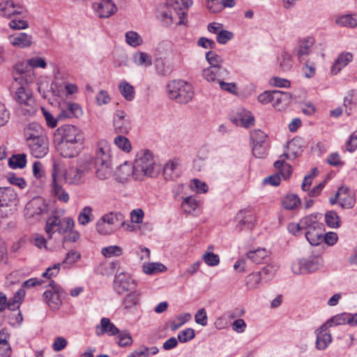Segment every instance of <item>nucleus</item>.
Returning <instances> with one entry per match:
<instances>
[{
    "label": "nucleus",
    "instance_id": "a878e982",
    "mask_svg": "<svg viewBox=\"0 0 357 357\" xmlns=\"http://www.w3.org/2000/svg\"><path fill=\"white\" fill-rule=\"evenodd\" d=\"M303 142L301 138L295 137L291 141L288 142L287 148L289 153H284L280 156V158H284L285 159H294L300 155L303 151Z\"/></svg>",
    "mask_w": 357,
    "mask_h": 357
},
{
    "label": "nucleus",
    "instance_id": "b1692460",
    "mask_svg": "<svg viewBox=\"0 0 357 357\" xmlns=\"http://www.w3.org/2000/svg\"><path fill=\"white\" fill-rule=\"evenodd\" d=\"M10 43L15 48L24 49L32 45V36L26 33H17L8 37Z\"/></svg>",
    "mask_w": 357,
    "mask_h": 357
},
{
    "label": "nucleus",
    "instance_id": "a19ab883",
    "mask_svg": "<svg viewBox=\"0 0 357 357\" xmlns=\"http://www.w3.org/2000/svg\"><path fill=\"white\" fill-rule=\"evenodd\" d=\"M268 256V252L265 249H257L256 250L250 251L247 254V257L255 264H261Z\"/></svg>",
    "mask_w": 357,
    "mask_h": 357
},
{
    "label": "nucleus",
    "instance_id": "2f4dec72",
    "mask_svg": "<svg viewBox=\"0 0 357 357\" xmlns=\"http://www.w3.org/2000/svg\"><path fill=\"white\" fill-rule=\"evenodd\" d=\"M291 96L287 92L273 91L272 105L275 108L281 109L288 105L291 102Z\"/></svg>",
    "mask_w": 357,
    "mask_h": 357
},
{
    "label": "nucleus",
    "instance_id": "f8f14e48",
    "mask_svg": "<svg viewBox=\"0 0 357 357\" xmlns=\"http://www.w3.org/2000/svg\"><path fill=\"white\" fill-rule=\"evenodd\" d=\"M113 126L116 133L126 135L131 130L130 116L123 110H118L114 114Z\"/></svg>",
    "mask_w": 357,
    "mask_h": 357
},
{
    "label": "nucleus",
    "instance_id": "20e7f679",
    "mask_svg": "<svg viewBox=\"0 0 357 357\" xmlns=\"http://www.w3.org/2000/svg\"><path fill=\"white\" fill-rule=\"evenodd\" d=\"M17 202V194L13 188L0 187V217L12 214Z\"/></svg>",
    "mask_w": 357,
    "mask_h": 357
},
{
    "label": "nucleus",
    "instance_id": "6ab92c4d",
    "mask_svg": "<svg viewBox=\"0 0 357 357\" xmlns=\"http://www.w3.org/2000/svg\"><path fill=\"white\" fill-rule=\"evenodd\" d=\"M165 6L172 10V15L175 16L174 23L176 25L185 24L187 12L181 7L178 0H166Z\"/></svg>",
    "mask_w": 357,
    "mask_h": 357
},
{
    "label": "nucleus",
    "instance_id": "0e129e2a",
    "mask_svg": "<svg viewBox=\"0 0 357 357\" xmlns=\"http://www.w3.org/2000/svg\"><path fill=\"white\" fill-rule=\"evenodd\" d=\"M92 208L90 206H85L78 215V222L82 225H86L91 221Z\"/></svg>",
    "mask_w": 357,
    "mask_h": 357
},
{
    "label": "nucleus",
    "instance_id": "49530a36",
    "mask_svg": "<svg viewBox=\"0 0 357 357\" xmlns=\"http://www.w3.org/2000/svg\"><path fill=\"white\" fill-rule=\"evenodd\" d=\"M158 17L160 19L163 24L167 26H171L175 22V16L172 15V10L167 8L165 6L163 10L159 11Z\"/></svg>",
    "mask_w": 357,
    "mask_h": 357
},
{
    "label": "nucleus",
    "instance_id": "4d7b16f0",
    "mask_svg": "<svg viewBox=\"0 0 357 357\" xmlns=\"http://www.w3.org/2000/svg\"><path fill=\"white\" fill-rule=\"evenodd\" d=\"M262 282L264 281L259 272L251 273L246 278V284L249 289L257 288Z\"/></svg>",
    "mask_w": 357,
    "mask_h": 357
},
{
    "label": "nucleus",
    "instance_id": "603ef678",
    "mask_svg": "<svg viewBox=\"0 0 357 357\" xmlns=\"http://www.w3.org/2000/svg\"><path fill=\"white\" fill-rule=\"evenodd\" d=\"M139 294L137 291H133L128 294L123 302V305L125 309L130 310L135 307L139 302Z\"/></svg>",
    "mask_w": 357,
    "mask_h": 357
},
{
    "label": "nucleus",
    "instance_id": "a211bd4d",
    "mask_svg": "<svg viewBox=\"0 0 357 357\" xmlns=\"http://www.w3.org/2000/svg\"><path fill=\"white\" fill-rule=\"evenodd\" d=\"M112 161L111 146L108 141L100 139L97 143L95 162Z\"/></svg>",
    "mask_w": 357,
    "mask_h": 357
},
{
    "label": "nucleus",
    "instance_id": "5701e85b",
    "mask_svg": "<svg viewBox=\"0 0 357 357\" xmlns=\"http://www.w3.org/2000/svg\"><path fill=\"white\" fill-rule=\"evenodd\" d=\"M24 136L26 143L36 140V139L47 137L43 128L38 123L33 122L29 123L24 128Z\"/></svg>",
    "mask_w": 357,
    "mask_h": 357
},
{
    "label": "nucleus",
    "instance_id": "3c124183",
    "mask_svg": "<svg viewBox=\"0 0 357 357\" xmlns=\"http://www.w3.org/2000/svg\"><path fill=\"white\" fill-rule=\"evenodd\" d=\"M326 225L332 228H337L340 226V218L335 211H328L325 215Z\"/></svg>",
    "mask_w": 357,
    "mask_h": 357
},
{
    "label": "nucleus",
    "instance_id": "7c9ffc66",
    "mask_svg": "<svg viewBox=\"0 0 357 357\" xmlns=\"http://www.w3.org/2000/svg\"><path fill=\"white\" fill-rule=\"evenodd\" d=\"M336 197L338 198L339 204L342 208H350L353 207L355 204V199L351 194L348 187L341 186L339 188L336 193Z\"/></svg>",
    "mask_w": 357,
    "mask_h": 357
},
{
    "label": "nucleus",
    "instance_id": "4be33fe9",
    "mask_svg": "<svg viewBox=\"0 0 357 357\" xmlns=\"http://www.w3.org/2000/svg\"><path fill=\"white\" fill-rule=\"evenodd\" d=\"M229 75L226 68H217L215 66H210L203 70L202 75L208 82H219L225 79Z\"/></svg>",
    "mask_w": 357,
    "mask_h": 357
},
{
    "label": "nucleus",
    "instance_id": "58836bf2",
    "mask_svg": "<svg viewBox=\"0 0 357 357\" xmlns=\"http://www.w3.org/2000/svg\"><path fill=\"white\" fill-rule=\"evenodd\" d=\"M335 22L342 26L354 28L357 26V15L348 14L339 16L336 18Z\"/></svg>",
    "mask_w": 357,
    "mask_h": 357
},
{
    "label": "nucleus",
    "instance_id": "72a5a7b5",
    "mask_svg": "<svg viewBox=\"0 0 357 357\" xmlns=\"http://www.w3.org/2000/svg\"><path fill=\"white\" fill-rule=\"evenodd\" d=\"M102 218L106 224L114 228V230L119 227L126 226L124 215L121 213L112 212L104 215Z\"/></svg>",
    "mask_w": 357,
    "mask_h": 357
},
{
    "label": "nucleus",
    "instance_id": "e2e57ef3",
    "mask_svg": "<svg viewBox=\"0 0 357 357\" xmlns=\"http://www.w3.org/2000/svg\"><path fill=\"white\" fill-rule=\"evenodd\" d=\"M300 225L303 229H310V227H315L316 225L321 224L317 221V215H310L303 218L300 221Z\"/></svg>",
    "mask_w": 357,
    "mask_h": 357
},
{
    "label": "nucleus",
    "instance_id": "f257e3e1",
    "mask_svg": "<svg viewBox=\"0 0 357 357\" xmlns=\"http://www.w3.org/2000/svg\"><path fill=\"white\" fill-rule=\"evenodd\" d=\"M33 74L24 77L13 73V81L9 89L10 94L24 115H32L37 111L35 98L27 85L33 83Z\"/></svg>",
    "mask_w": 357,
    "mask_h": 357
},
{
    "label": "nucleus",
    "instance_id": "f704fd0d",
    "mask_svg": "<svg viewBox=\"0 0 357 357\" xmlns=\"http://www.w3.org/2000/svg\"><path fill=\"white\" fill-rule=\"evenodd\" d=\"M180 168L176 161L169 160L163 168V174L167 180H174L179 176Z\"/></svg>",
    "mask_w": 357,
    "mask_h": 357
},
{
    "label": "nucleus",
    "instance_id": "473e14b6",
    "mask_svg": "<svg viewBox=\"0 0 357 357\" xmlns=\"http://www.w3.org/2000/svg\"><path fill=\"white\" fill-rule=\"evenodd\" d=\"M353 59V54L350 52H342L334 61L331 67V73L337 75L343 68L347 66Z\"/></svg>",
    "mask_w": 357,
    "mask_h": 357
},
{
    "label": "nucleus",
    "instance_id": "f03ea898",
    "mask_svg": "<svg viewBox=\"0 0 357 357\" xmlns=\"http://www.w3.org/2000/svg\"><path fill=\"white\" fill-rule=\"evenodd\" d=\"M133 165V178L135 180L142 181L146 177H156L160 171V168L156 164L152 153L149 150L138 152Z\"/></svg>",
    "mask_w": 357,
    "mask_h": 357
},
{
    "label": "nucleus",
    "instance_id": "393cba45",
    "mask_svg": "<svg viewBox=\"0 0 357 357\" xmlns=\"http://www.w3.org/2000/svg\"><path fill=\"white\" fill-rule=\"evenodd\" d=\"M324 226L323 224L316 225L305 232V237L312 245H318L324 242Z\"/></svg>",
    "mask_w": 357,
    "mask_h": 357
},
{
    "label": "nucleus",
    "instance_id": "cd10ccee",
    "mask_svg": "<svg viewBox=\"0 0 357 357\" xmlns=\"http://www.w3.org/2000/svg\"><path fill=\"white\" fill-rule=\"evenodd\" d=\"M236 219L238 222L236 225V229L239 231H241L245 228L252 229L254 222H255V216L245 210L240 211L236 215Z\"/></svg>",
    "mask_w": 357,
    "mask_h": 357
},
{
    "label": "nucleus",
    "instance_id": "ddd939ff",
    "mask_svg": "<svg viewBox=\"0 0 357 357\" xmlns=\"http://www.w3.org/2000/svg\"><path fill=\"white\" fill-rule=\"evenodd\" d=\"M48 205L41 197H36L29 202L25 206L26 215L31 218L47 213Z\"/></svg>",
    "mask_w": 357,
    "mask_h": 357
},
{
    "label": "nucleus",
    "instance_id": "c03bdc74",
    "mask_svg": "<svg viewBox=\"0 0 357 357\" xmlns=\"http://www.w3.org/2000/svg\"><path fill=\"white\" fill-rule=\"evenodd\" d=\"M26 159L24 153L12 155L8 160L9 166L13 169H22L26 166Z\"/></svg>",
    "mask_w": 357,
    "mask_h": 357
},
{
    "label": "nucleus",
    "instance_id": "6e6d98bb",
    "mask_svg": "<svg viewBox=\"0 0 357 357\" xmlns=\"http://www.w3.org/2000/svg\"><path fill=\"white\" fill-rule=\"evenodd\" d=\"M126 43L134 47L141 45L143 43V40L141 36L135 31H128L126 33Z\"/></svg>",
    "mask_w": 357,
    "mask_h": 357
},
{
    "label": "nucleus",
    "instance_id": "f3484780",
    "mask_svg": "<svg viewBox=\"0 0 357 357\" xmlns=\"http://www.w3.org/2000/svg\"><path fill=\"white\" fill-rule=\"evenodd\" d=\"M231 121L238 126L248 128L255 124V117L251 112L241 109L231 117Z\"/></svg>",
    "mask_w": 357,
    "mask_h": 357
},
{
    "label": "nucleus",
    "instance_id": "412c9836",
    "mask_svg": "<svg viewBox=\"0 0 357 357\" xmlns=\"http://www.w3.org/2000/svg\"><path fill=\"white\" fill-rule=\"evenodd\" d=\"M119 333V329L107 317L102 318L100 324L96 326V334L98 336L105 334L109 336H114Z\"/></svg>",
    "mask_w": 357,
    "mask_h": 357
},
{
    "label": "nucleus",
    "instance_id": "c85d7f7f",
    "mask_svg": "<svg viewBox=\"0 0 357 357\" xmlns=\"http://www.w3.org/2000/svg\"><path fill=\"white\" fill-rule=\"evenodd\" d=\"M23 13V8L14 3L12 1H6L0 3V15L12 18L15 15H20Z\"/></svg>",
    "mask_w": 357,
    "mask_h": 357
},
{
    "label": "nucleus",
    "instance_id": "052dcab7",
    "mask_svg": "<svg viewBox=\"0 0 357 357\" xmlns=\"http://www.w3.org/2000/svg\"><path fill=\"white\" fill-rule=\"evenodd\" d=\"M135 62L138 66H150L152 64L151 56L145 52H137L134 56Z\"/></svg>",
    "mask_w": 357,
    "mask_h": 357
},
{
    "label": "nucleus",
    "instance_id": "9d476101",
    "mask_svg": "<svg viewBox=\"0 0 357 357\" xmlns=\"http://www.w3.org/2000/svg\"><path fill=\"white\" fill-rule=\"evenodd\" d=\"M319 266V259L312 257L308 259H301L294 261L292 264L291 269L295 274H305L318 270Z\"/></svg>",
    "mask_w": 357,
    "mask_h": 357
},
{
    "label": "nucleus",
    "instance_id": "39448f33",
    "mask_svg": "<svg viewBox=\"0 0 357 357\" xmlns=\"http://www.w3.org/2000/svg\"><path fill=\"white\" fill-rule=\"evenodd\" d=\"M250 137L253 155L257 158L266 157L268 149V135L257 129L250 132Z\"/></svg>",
    "mask_w": 357,
    "mask_h": 357
},
{
    "label": "nucleus",
    "instance_id": "774afa93",
    "mask_svg": "<svg viewBox=\"0 0 357 357\" xmlns=\"http://www.w3.org/2000/svg\"><path fill=\"white\" fill-rule=\"evenodd\" d=\"M80 258L81 255L79 252L71 250L66 254L65 259L62 261V264L63 266H70L77 262Z\"/></svg>",
    "mask_w": 357,
    "mask_h": 357
},
{
    "label": "nucleus",
    "instance_id": "7ed1b4c3",
    "mask_svg": "<svg viewBox=\"0 0 357 357\" xmlns=\"http://www.w3.org/2000/svg\"><path fill=\"white\" fill-rule=\"evenodd\" d=\"M167 91L169 98L179 103H188L194 96L192 85L182 79L169 82L167 85Z\"/></svg>",
    "mask_w": 357,
    "mask_h": 357
},
{
    "label": "nucleus",
    "instance_id": "9b49d317",
    "mask_svg": "<svg viewBox=\"0 0 357 357\" xmlns=\"http://www.w3.org/2000/svg\"><path fill=\"white\" fill-rule=\"evenodd\" d=\"M135 283L130 276L125 273H116L114 280V289L118 294H123L135 288Z\"/></svg>",
    "mask_w": 357,
    "mask_h": 357
},
{
    "label": "nucleus",
    "instance_id": "79ce46f5",
    "mask_svg": "<svg viewBox=\"0 0 357 357\" xmlns=\"http://www.w3.org/2000/svg\"><path fill=\"white\" fill-rule=\"evenodd\" d=\"M74 225L75 222L71 218H59L56 231L61 234H66L71 229H73Z\"/></svg>",
    "mask_w": 357,
    "mask_h": 357
},
{
    "label": "nucleus",
    "instance_id": "864d4df0",
    "mask_svg": "<svg viewBox=\"0 0 357 357\" xmlns=\"http://www.w3.org/2000/svg\"><path fill=\"white\" fill-rule=\"evenodd\" d=\"M206 59L209 63L210 66H215L217 68H224L222 66V64L223 63L222 58L220 55H218L215 52H208L206 54Z\"/></svg>",
    "mask_w": 357,
    "mask_h": 357
},
{
    "label": "nucleus",
    "instance_id": "a18cd8bd",
    "mask_svg": "<svg viewBox=\"0 0 357 357\" xmlns=\"http://www.w3.org/2000/svg\"><path fill=\"white\" fill-rule=\"evenodd\" d=\"M280 68L283 72L289 71L293 66L292 57L290 54L287 52H282L278 58Z\"/></svg>",
    "mask_w": 357,
    "mask_h": 357
},
{
    "label": "nucleus",
    "instance_id": "680f3d73",
    "mask_svg": "<svg viewBox=\"0 0 357 357\" xmlns=\"http://www.w3.org/2000/svg\"><path fill=\"white\" fill-rule=\"evenodd\" d=\"M115 145L125 152H130L131 150V144L129 139L123 135H119L114 139Z\"/></svg>",
    "mask_w": 357,
    "mask_h": 357
},
{
    "label": "nucleus",
    "instance_id": "1a4fd4ad",
    "mask_svg": "<svg viewBox=\"0 0 357 357\" xmlns=\"http://www.w3.org/2000/svg\"><path fill=\"white\" fill-rule=\"evenodd\" d=\"M54 142L57 152L61 156L66 158H73L77 156L83 145V144H77L75 142L62 140H54Z\"/></svg>",
    "mask_w": 357,
    "mask_h": 357
},
{
    "label": "nucleus",
    "instance_id": "4c0bfd02",
    "mask_svg": "<svg viewBox=\"0 0 357 357\" xmlns=\"http://www.w3.org/2000/svg\"><path fill=\"white\" fill-rule=\"evenodd\" d=\"M119 90L123 97L128 101H132L135 98V88L128 82L123 80L119 85Z\"/></svg>",
    "mask_w": 357,
    "mask_h": 357
},
{
    "label": "nucleus",
    "instance_id": "ea45409f",
    "mask_svg": "<svg viewBox=\"0 0 357 357\" xmlns=\"http://www.w3.org/2000/svg\"><path fill=\"white\" fill-rule=\"evenodd\" d=\"M143 271L146 275H155L158 273L165 272L167 267L159 262H151L144 264L142 266Z\"/></svg>",
    "mask_w": 357,
    "mask_h": 357
},
{
    "label": "nucleus",
    "instance_id": "e433bc0d",
    "mask_svg": "<svg viewBox=\"0 0 357 357\" xmlns=\"http://www.w3.org/2000/svg\"><path fill=\"white\" fill-rule=\"evenodd\" d=\"M134 165L130 166L127 162L121 165L116 171L115 176L116 179L123 183L127 181L130 177L133 178Z\"/></svg>",
    "mask_w": 357,
    "mask_h": 357
},
{
    "label": "nucleus",
    "instance_id": "dca6fc26",
    "mask_svg": "<svg viewBox=\"0 0 357 357\" xmlns=\"http://www.w3.org/2000/svg\"><path fill=\"white\" fill-rule=\"evenodd\" d=\"M346 324L351 326H356L357 313L352 314L350 313L344 312L336 314L328 320L326 323H325V324H327L328 328L334 326L344 325Z\"/></svg>",
    "mask_w": 357,
    "mask_h": 357
},
{
    "label": "nucleus",
    "instance_id": "8fccbe9b",
    "mask_svg": "<svg viewBox=\"0 0 357 357\" xmlns=\"http://www.w3.org/2000/svg\"><path fill=\"white\" fill-rule=\"evenodd\" d=\"M300 204V199L296 195H288L282 199V206L288 210L296 208Z\"/></svg>",
    "mask_w": 357,
    "mask_h": 357
},
{
    "label": "nucleus",
    "instance_id": "5fc2aeb1",
    "mask_svg": "<svg viewBox=\"0 0 357 357\" xmlns=\"http://www.w3.org/2000/svg\"><path fill=\"white\" fill-rule=\"evenodd\" d=\"M199 206V202L193 197H185L182 203L183 210L186 213L195 211Z\"/></svg>",
    "mask_w": 357,
    "mask_h": 357
},
{
    "label": "nucleus",
    "instance_id": "6e6552de",
    "mask_svg": "<svg viewBox=\"0 0 357 357\" xmlns=\"http://www.w3.org/2000/svg\"><path fill=\"white\" fill-rule=\"evenodd\" d=\"M47 66L45 61L41 57H33L26 61L17 62L14 66L13 73L23 77L31 73L33 74V81L36 79V75L33 68H45Z\"/></svg>",
    "mask_w": 357,
    "mask_h": 357
},
{
    "label": "nucleus",
    "instance_id": "bb28decb",
    "mask_svg": "<svg viewBox=\"0 0 357 357\" xmlns=\"http://www.w3.org/2000/svg\"><path fill=\"white\" fill-rule=\"evenodd\" d=\"M327 324H323L317 330L316 347L319 350H324L332 342V336L329 331Z\"/></svg>",
    "mask_w": 357,
    "mask_h": 357
},
{
    "label": "nucleus",
    "instance_id": "c9c22d12",
    "mask_svg": "<svg viewBox=\"0 0 357 357\" xmlns=\"http://www.w3.org/2000/svg\"><path fill=\"white\" fill-rule=\"evenodd\" d=\"M96 167V176L100 180L109 178L113 172L112 161L107 162H95Z\"/></svg>",
    "mask_w": 357,
    "mask_h": 357
},
{
    "label": "nucleus",
    "instance_id": "4468645a",
    "mask_svg": "<svg viewBox=\"0 0 357 357\" xmlns=\"http://www.w3.org/2000/svg\"><path fill=\"white\" fill-rule=\"evenodd\" d=\"M49 285L52 287V290H47L44 292L45 300L51 310H58L62 304L59 288L53 280L50 282Z\"/></svg>",
    "mask_w": 357,
    "mask_h": 357
},
{
    "label": "nucleus",
    "instance_id": "37998d69",
    "mask_svg": "<svg viewBox=\"0 0 357 357\" xmlns=\"http://www.w3.org/2000/svg\"><path fill=\"white\" fill-rule=\"evenodd\" d=\"M51 188L52 195H54L59 201L67 202L69 200V195L68 192H66L63 187L57 183V182H52Z\"/></svg>",
    "mask_w": 357,
    "mask_h": 357
},
{
    "label": "nucleus",
    "instance_id": "bf43d9fd",
    "mask_svg": "<svg viewBox=\"0 0 357 357\" xmlns=\"http://www.w3.org/2000/svg\"><path fill=\"white\" fill-rule=\"evenodd\" d=\"M278 268V267L277 266L273 264H269L264 267L260 271H259L263 281L267 282L271 280L275 274Z\"/></svg>",
    "mask_w": 357,
    "mask_h": 357
},
{
    "label": "nucleus",
    "instance_id": "423d86ee",
    "mask_svg": "<svg viewBox=\"0 0 357 357\" xmlns=\"http://www.w3.org/2000/svg\"><path fill=\"white\" fill-rule=\"evenodd\" d=\"M54 140L84 144V135L78 127L70 124H66L56 129L54 134Z\"/></svg>",
    "mask_w": 357,
    "mask_h": 357
},
{
    "label": "nucleus",
    "instance_id": "c756f323",
    "mask_svg": "<svg viewBox=\"0 0 357 357\" xmlns=\"http://www.w3.org/2000/svg\"><path fill=\"white\" fill-rule=\"evenodd\" d=\"M314 43V40L311 37H307L298 41L297 47L295 50V54L300 61H302L310 54Z\"/></svg>",
    "mask_w": 357,
    "mask_h": 357
},
{
    "label": "nucleus",
    "instance_id": "13d9d810",
    "mask_svg": "<svg viewBox=\"0 0 357 357\" xmlns=\"http://www.w3.org/2000/svg\"><path fill=\"white\" fill-rule=\"evenodd\" d=\"M8 26L13 30H21L28 28L29 23L27 21L22 20L19 15H15L12 17Z\"/></svg>",
    "mask_w": 357,
    "mask_h": 357
},
{
    "label": "nucleus",
    "instance_id": "69168bd1",
    "mask_svg": "<svg viewBox=\"0 0 357 357\" xmlns=\"http://www.w3.org/2000/svg\"><path fill=\"white\" fill-rule=\"evenodd\" d=\"M191 318L190 313H185L177 316V321H173L170 324V328L172 331H175L178 329L185 323L188 322Z\"/></svg>",
    "mask_w": 357,
    "mask_h": 357
},
{
    "label": "nucleus",
    "instance_id": "de8ad7c7",
    "mask_svg": "<svg viewBox=\"0 0 357 357\" xmlns=\"http://www.w3.org/2000/svg\"><path fill=\"white\" fill-rule=\"evenodd\" d=\"M274 167L279 170V175L281 174L284 179H287L292 172L291 165L286 163L284 159L275 161Z\"/></svg>",
    "mask_w": 357,
    "mask_h": 357
},
{
    "label": "nucleus",
    "instance_id": "338daca9",
    "mask_svg": "<svg viewBox=\"0 0 357 357\" xmlns=\"http://www.w3.org/2000/svg\"><path fill=\"white\" fill-rule=\"evenodd\" d=\"M101 253L105 257H111L113 256H120L122 255V248L118 245H110L102 248Z\"/></svg>",
    "mask_w": 357,
    "mask_h": 357
},
{
    "label": "nucleus",
    "instance_id": "2eb2a0df",
    "mask_svg": "<svg viewBox=\"0 0 357 357\" xmlns=\"http://www.w3.org/2000/svg\"><path fill=\"white\" fill-rule=\"evenodd\" d=\"M31 155L36 158H43L49 151V140L47 137L36 139L27 143Z\"/></svg>",
    "mask_w": 357,
    "mask_h": 357
},
{
    "label": "nucleus",
    "instance_id": "09e8293b",
    "mask_svg": "<svg viewBox=\"0 0 357 357\" xmlns=\"http://www.w3.org/2000/svg\"><path fill=\"white\" fill-rule=\"evenodd\" d=\"M357 105V91H352L344 100V106L346 108V112L350 115L351 111Z\"/></svg>",
    "mask_w": 357,
    "mask_h": 357
},
{
    "label": "nucleus",
    "instance_id": "0eeeda50",
    "mask_svg": "<svg viewBox=\"0 0 357 357\" xmlns=\"http://www.w3.org/2000/svg\"><path fill=\"white\" fill-rule=\"evenodd\" d=\"M91 169L87 161H79L77 167H70L64 174V179L67 183L79 185L84 181L86 173Z\"/></svg>",
    "mask_w": 357,
    "mask_h": 357
},
{
    "label": "nucleus",
    "instance_id": "aec40b11",
    "mask_svg": "<svg viewBox=\"0 0 357 357\" xmlns=\"http://www.w3.org/2000/svg\"><path fill=\"white\" fill-rule=\"evenodd\" d=\"M93 8L100 18L109 17L117 10L116 5L111 0H102L99 3H94Z\"/></svg>",
    "mask_w": 357,
    "mask_h": 357
}]
</instances>
